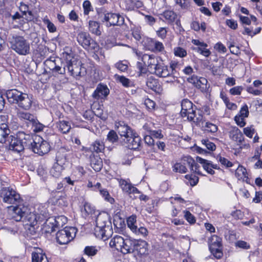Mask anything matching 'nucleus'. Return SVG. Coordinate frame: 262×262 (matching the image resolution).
I'll return each mask as SVG.
<instances>
[{"label": "nucleus", "mask_w": 262, "mask_h": 262, "mask_svg": "<svg viewBox=\"0 0 262 262\" xmlns=\"http://www.w3.org/2000/svg\"><path fill=\"white\" fill-rule=\"evenodd\" d=\"M11 217L16 222L22 221L26 223V226H36L46 221L48 217V212L45 209L39 213L35 208H29L24 204L18 206H12Z\"/></svg>", "instance_id": "1"}, {"label": "nucleus", "mask_w": 262, "mask_h": 262, "mask_svg": "<svg viewBox=\"0 0 262 262\" xmlns=\"http://www.w3.org/2000/svg\"><path fill=\"white\" fill-rule=\"evenodd\" d=\"M94 218L96 221L94 233L95 236L104 241L107 240L113 234L110 216L105 212H99Z\"/></svg>", "instance_id": "2"}, {"label": "nucleus", "mask_w": 262, "mask_h": 262, "mask_svg": "<svg viewBox=\"0 0 262 262\" xmlns=\"http://www.w3.org/2000/svg\"><path fill=\"white\" fill-rule=\"evenodd\" d=\"M6 96L10 103L17 105L22 110H29L32 105V96L16 89L9 90L6 92Z\"/></svg>", "instance_id": "3"}, {"label": "nucleus", "mask_w": 262, "mask_h": 262, "mask_svg": "<svg viewBox=\"0 0 262 262\" xmlns=\"http://www.w3.org/2000/svg\"><path fill=\"white\" fill-rule=\"evenodd\" d=\"M63 55L66 60L64 67L71 76L77 78L85 74L86 70L83 67V64L80 60L73 56L71 50H70L69 53L64 52Z\"/></svg>", "instance_id": "4"}, {"label": "nucleus", "mask_w": 262, "mask_h": 262, "mask_svg": "<svg viewBox=\"0 0 262 262\" xmlns=\"http://www.w3.org/2000/svg\"><path fill=\"white\" fill-rule=\"evenodd\" d=\"M187 167L190 168L191 172L193 174L191 175L187 174L185 177L189 181L191 186H195L196 184V180H195L196 164L194 160L191 157L189 156L184 157L181 162L177 163L174 164L173 168L176 172L185 173L187 171Z\"/></svg>", "instance_id": "5"}, {"label": "nucleus", "mask_w": 262, "mask_h": 262, "mask_svg": "<svg viewBox=\"0 0 262 262\" xmlns=\"http://www.w3.org/2000/svg\"><path fill=\"white\" fill-rule=\"evenodd\" d=\"M0 199L4 203L15 205V206L23 204V200L20 198V194L10 187H4L1 189Z\"/></svg>", "instance_id": "6"}, {"label": "nucleus", "mask_w": 262, "mask_h": 262, "mask_svg": "<svg viewBox=\"0 0 262 262\" xmlns=\"http://www.w3.org/2000/svg\"><path fill=\"white\" fill-rule=\"evenodd\" d=\"M10 43L11 48L20 55H27L30 53V44L23 36H13Z\"/></svg>", "instance_id": "7"}, {"label": "nucleus", "mask_w": 262, "mask_h": 262, "mask_svg": "<svg viewBox=\"0 0 262 262\" xmlns=\"http://www.w3.org/2000/svg\"><path fill=\"white\" fill-rule=\"evenodd\" d=\"M77 230L73 227H66L56 233V241L60 245H65L71 241L76 236Z\"/></svg>", "instance_id": "8"}, {"label": "nucleus", "mask_w": 262, "mask_h": 262, "mask_svg": "<svg viewBox=\"0 0 262 262\" xmlns=\"http://www.w3.org/2000/svg\"><path fill=\"white\" fill-rule=\"evenodd\" d=\"M208 246L211 254L217 259L223 255L222 239L216 235H212L208 239Z\"/></svg>", "instance_id": "9"}, {"label": "nucleus", "mask_w": 262, "mask_h": 262, "mask_svg": "<svg viewBox=\"0 0 262 262\" xmlns=\"http://www.w3.org/2000/svg\"><path fill=\"white\" fill-rule=\"evenodd\" d=\"M77 40L86 50H95L98 47L97 43L91 38L90 35L84 32H80L78 34Z\"/></svg>", "instance_id": "10"}, {"label": "nucleus", "mask_w": 262, "mask_h": 262, "mask_svg": "<svg viewBox=\"0 0 262 262\" xmlns=\"http://www.w3.org/2000/svg\"><path fill=\"white\" fill-rule=\"evenodd\" d=\"M50 145L40 136H35V141L32 150L39 155L47 154L50 150Z\"/></svg>", "instance_id": "11"}, {"label": "nucleus", "mask_w": 262, "mask_h": 262, "mask_svg": "<svg viewBox=\"0 0 262 262\" xmlns=\"http://www.w3.org/2000/svg\"><path fill=\"white\" fill-rule=\"evenodd\" d=\"M67 222V218L64 215L57 216L55 217H50L48 216L45 223L51 229L48 232H53L56 231V229L62 227Z\"/></svg>", "instance_id": "12"}, {"label": "nucleus", "mask_w": 262, "mask_h": 262, "mask_svg": "<svg viewBox=\"0 0 262 262\" xmlns=\"http://www.w3.org/2000/svg\"><path fill=\"white\" fill-rule=\"evenodd\" d=\"M192 103L188 99H184L181 103L182 110L181 114L182 117L187 116V119L190 121H193L195 116V110L193 109Z\"/></svg>", "instance_id": "13"}, {"label": "nucleus", "mask_w": 262, "mask_h": 262, "mask_svg": "<svg viewBox=\"0 0 262 262\" xmlns=\"http://www.w3.org/2000/svg\"><path fill=\"white\" fill-rule=\"evenodd\" d=\"M103 21L107 23V26H120L124 24V18L119 14L109 13L104 15Z\"/></svg>", "instance_id": "14"}, {"label": "nucleus", "mask_w": 262, "mask_h": 262, "mask_svg": "<svg viewBox=\"0 0 262 262\" xmlns=\"http://www.w3.org/2000/svg\"><path fill=\"white\" fill-rule=\"evenodd\" d=\"M18 139L20 140L21 144L24 146V149H30L32 150L33 144L35 141V136L30 134H27L24 132H18Z\"/></svg>", "instance_id": "15"}, {"label": "nucleus", "mask_w": 262, "mask_h": 262, "mask_svg": "<svg viewBox=\"0 0 262 262\" xmlns=\"http://www.w3.org/2000/svg\"><path fill=\"white\" fill-rule=\"evenodd\" d=\"M110 94V90L105 84L99 83L92 94V97L95 100L103 99L106 98Z\"/></svg>", "instance_id": "16"}, {"label": "nucleus", "mask_w": 262, "mask_h": 262, "mask_svg": "<svg viewBox=\"0 0 262 262\" xmlns=\"http://www.w3.org/2000/svg\"><path fill=\"white\" fill-rule=\"evenodd\" d=\"M71 150L68 147H61L56 153V163L61 165H65L68 161V157L71 154Z\"/></svg>", "instance_id": "17"}, {"label": "nucleus", "mask_w": 262, "mask_h": 262, "mask_svg": "<svg viewBox=\"0 0 262 262\" xmlns=\"http://www.w3.org/2000/svg\"><path fill=\"white\" fill-rule=\"evenodd\" d=\"M7 142L9 145V149L16 152H20L24 150V146L21 144L20 140L18 139L17 133L16 137L10 136Z\"/></svg>", "instance_id": "18"}, {"label": "nucleus", "mask_w": 262, "mask_h": 262, "mask_svg": "<svg viewBox=\"0 0 262 262\" xmlns=\"http://www.w3.org/2000/svg\"><path fill=\"white\" fill-rule=\"evenodd\" d=\"M44 64L47 69L54 73L63 75L66 73V68L63 67L62 69L60 66L57 65L55 59H52L51 58L47 59L45 61Z\"/></svg>", "instance_id": "19"}, {"label": "nucleus", "mask_w": 262, "mask_h": 262, "mask_svg": "<svg viewBox=\"0 0 262 262\" xmlns=\"http://www.w3.org/2000/svg\"><path fill=\"white\" fill-rule=\"evenodd\" d=\"M123 145H125L129 149H138L141 145V138L136 133L130 138H129V140H127Z\"/></svg>", "instance_id": "20"}, {"label": "nucleus", "mask_w": 262, "mask_h": 262, "mask_svg": "<svg viewBox=\"0 0 262 262\" xmlns=\"http://www.w3.org/2000/svg\"><path fill=\"white\" fill-rule=\"evenodd\" d=\"M154 73L160 77H167L171 75V70L163 63H157L155 67Z\"/></svg>", "instance_id": "21"}, {"label": "nucleus", "mask_w": 262, "mask_h": 262, "mask_svg": "<svg viewBox=\"0 0 262 262\" xmlns=\"http://www.w3.org/2000/svg\"><path fill=\"white\" fill-rule=\"evenodd\" d=\"M134 247H133V253H137L141 255L145 254L147 252V243L143 240L134 241Z\"/></svg>", "instance_id": "22"}, {"label": "nucleus", "mask_w": 262, "mask_h": 262, "mask_svg": "<svg viewBox=\"0 0 262 262\" xmlns=\"http://www.w3.org/2000/svg\"><path fill=\"white\" fill-rule=\"evenodd\" d=\"M119 185L123 191L128 193H139L138 189L134 187L129 181L124 179L118 180Z\"/></svg>", "instance_id": "23"}, {"label": "nucleus", "mask_w": 262, "mask_h": 262, "mask_svg": "<svg viewBox=\"0 0 262 262\" xmlns=\"http://www.w3.org/2000/svg\"><path fill=\"white\" fill-rule=\"evenodd\" d=\"M146 85L149 89L157 93H160L162 91V86L159 80L152 76L147 78Z\"/></svg>", "instance_id": "24"}, {"label": "nucleus", "mask_w": 262, "mask_h": 262, "mask_svg": "<svg viewBox=\"0 0 262 262\" xmlns=\"http://www.w3.org/2000/svg\"><path fill=\"white\" fill-rule=\"evenodd\" d=\"M141 59L144 64L147 65L150 70H153L158 63L157 59L154 55L144 54L142 55Z\"/></svg>", "instance_id": "25"}, {"label": "nucleus", "mask_w": 262, "mask_h": 262, "mask_svg": "<svg viewBox=\"0 0 262 262\" xmlns=\"http://www.w3.org/2000/svg\"><path fill=\"white\" fill-rule=\"evenodd\" d=\"M81 211L85 217L90 216L92 219L95 217L99 213L98 210H96L94 206L88 202L85 203Z\"/></svg>", "instance_id": "26"}, {"label": "nucleus", "mask_w": 262, "mask_h": 262, "mask_svg": "<svg viewBox=\"0 0 262 262\" xmlns=\"http://www.w3.org/2000/svg\"><path fill=\"white\" fill-rule=\"evenodd\" d=\"M134 239L126 238H124V242L121 245L120 252L123 254L133 253V247H134Z\"/></svg>", "instance_id": "27"}, {"label": "nucleus", "mask_w": 262, "mask_h": 262, "mask_svg": "<svg viewBox=\"0 0 262 262\" xmlns=\"http://www.w3.org/2000/svg\"><path fill=\"white\" fill-rule=\"evenodd\" d=\"M96 188H97V191H98L102 195L103 198H104V200L111 204H113L115 202V200L111 196L109 192L105 188H103L102 187L101 184L99 182H97L96 183V185L95 186Z\"/></svg>", "instance_id": "28"}, {"label": "nucleus", "mask_w": 262, "mask_h": 262, "mask_svg": "<svg viewBox=\"0 0 262 262\" xmlns=\"http://www.w3.org/2000/svg\"><path fill=\"white\" fill-rule=\"evenodd\" d=\"M142 2L139 0H125L124 9L127 11H132L135 9L141 8Z\"/></svg>", "instance_id": "29"}, {"label": "nucleus", "mask_w": 262, "mask_h": 262, "mask_svg": "<svg viewBox=\"0 0 262 262\" xmlns=\"http://www.w3.org/2000/svg\"><path fill=\"white\" fill-rule=\"evenodd\" d=\"M10 130L6 124H1L0 125V143H5L7 142L9 138Z\"/></svg>", "instance_id": "30"}, {"label": "nucleus", "mask_w": 262, "mask_h": 262, "mask_svg": "<svg viewBox=\"0 0 262 262\" xmlns=\"http://www.w3.org/2000/svg\"><path fill=\"white\" fill-rule=\"evenodd\" d=\"M123 242H124V238L120 235H116L111 239L110 246L111 247L115 248L117 251H120Z\"/></svg>", "instance_id": "31"}, {"label": "nucleus", "mask_w": 262, "mask_h": 262, "mask_svg": "<svg viewBox=\"0 0 262 262\" xmlns=\"http://www.w3.org/2000/svg\"><path fill=\"white\" fill-rule=\"evenodd\" d=\"M17 117L21 121H25L27 123H31L35 118L33 115L28 112H24L19 110L17 112Z\"/></svg>", "instance_id": "32"}, {"label": "nucleus", "mask_w": 262, "mask_h": 262, "mask_svg": "<svg viewBox=\"0 0 262 262\" xmlns=\"http://www.w3.org/2000/svg\"><path fill=\"white\" fill-rule=\"evenodd\" d=\"M208 47V45L206 43L198 40V53L206 57H209L211 54V52Z\"/></svg>", "instance_id": "33"}, {"label": "nucleus", "mask_w": 262, "mask_h": 262, "mask_svg": "<svg viewBox=\"0 0 262 262\" xmlns=\"http://www.w3.org/2000/svg\"><path fill=\"white\" fill-rule=\"evenodd\" d=\"M104 149V144L102 141L97 140L93 142L89 148V150L91 152H96L99 153L102 152Z\"/></svg>", "instance_id": "34"}, {"label": "nucleus", "mask_w": 262, "mask_h": 262, "mask_svg": "<svg viewBox=\"0 0 262 262\" xmlns=\"http://www.w3.org/2000/svg\"><path fill=\"white\" fill-rule=\"evenodd\" d=\"M199 126L203 130L207 131L210 133H215L217 130V127L216 125L205 121H200Z\"/></svg>", "instance_id": "35"}, {"label": "nucleus", "mask_w": 262, "mask_h": 262, "mask_svg": "<svg viewBox=\"0 0 262 262\" xmlns=\"http://www.w3.org/2000/svg\"><path fill=\"white\" fill-rule=\"evenodd\" d=\"M37 251L32 253V262H49L48 258L45 253L42 252Z\"/></svg>", "instance_id": "36"}, {"label": "nucleus", "mask_w": 262, "mask_h": 262, "mask_svg": "<svg viewBox=\"0 0 262 262\" xmlns=\"http://www.w3.org/2000/svg\"><path fill=\"white\" fill-rule=\"evenodd\" d=\"M91 165L96 171H99L102 168V159L98 156L91 157Z\"/></svg>", "instance_id": "37"}, {"label": "nucleus", "mask_w": 262, "mask_h": 262, "mask_svg": "<svg viewBox=\"0 0 262 262\" xmlns=\"http://www.w3.org/2000/svg\"><path fill=\"white\" fill-rule=\"evenodd\" d=\"M168 24H172L177 18V15L173 11L166 10L161 14Z\"/></svg>", "instance_id": "38"}, {"label": "nucleus", "mask_w": 262, "mask_h": 262, "mask_svg": "<svg viewBox=\"0 0 262 262\" xmlns=\"http://www.w3.org/2000/svg\"><path fill=\"white\" fill-rule=\"evenodd\" d=\"M115 125L120 136L124 135V134L126 132L133 130L130 126L123 121H119L118 122H116Z\"/></svg>", "instance_id": "39"}, {"label": "nucleus", "mask_w": 262, "mask_h": 262, "mask_svg": "<svg viewBox=\"0 0 262 262\" xmlns=\"http://www.w3.org/2000/svg\"><path fill=\"white\" fill-rule=\"evenodd\" d=\"M114 77L117 82L121 83L126 88L132 87L134 85V82L124 76L115 74Z\"/></svg>", "instance_id": "40"}, {"label": "nucleus", "mask_w": 262, "mask_h": 262, "mask_svg": "<svg viewBox=\"0 0 262 262\" xmlns=\"http://www.w3.org/2000/svg\"><path fill=\"white\" fill-rule=\"evenodd\" d=\"M57 127L61 133L67 134L71 128V124L69 121L61 120L57 123Z\"/></svg>", "instance_id": "41"}, {"label": "nucleus", "mask_w": 262, "mask_h": 262, "mask_svg": "<svg viewBox=\"0 0 262 262\" xmlns=\"http://www.w3.org/2000/svg\"><path fill=\"white\" fill-rule=\"evenodd\" d=\"M198 162L200 163L204 169L208 173L213 174L214 171L211 168V161L204 159L198 156Z\"/></svg>", "instance_id": "42"}, {"label": "nucleus", "mask_w": 262, "mask_h": 262, "mask_svg": "<svg viewBox=\"0 0 262 262\" xmlns=\"http://www.w3.org/2000/svg\"><path fill=\"white\" fill-rule=\"evenodd\" d=\"M63 165H60L56 162L54 164L50 170L51 174L55 177L58 178L61 176L62 170L64 169Z\"/></svg>", "instance_id": "43"}, {"label": "nucleus", "mask_w": 262, "mask_h": 262, "mask_svg": "<svg viewBox=\"0 0 262 262\" xmlns=\"http://www.w3.org/2000/svg\"><path fill=\"white\" fill-rule=\"evenodd\" d=\"M209 84H208L207 80L203 77H200L198 79V89L203 93L209 92Z\"/></svg>", "instance_id": "44"}, {"label": "nucleus", "mask_w": 262, "mask_h": 262, "mask_svg": "<svg viewBox=\"0 0 262 262\" xmlns=\"http://www.w3.org/2000/svg\"><path fill=\"white\" fill-rule=\"evenodd\" d=\"M89 31L96 35H100L101 31L100 29V24L96 21H89Z\"/></svg>", "instance_id": "45"}, {"label": "nucleus", "mask_w": 262, "mask_h": 262, "mask_svg": "<svg viewBox=\"0 0 262 262\" xmlns=\"http://www.w3.org/2000/svg\"><path fill=\"white\" fill-rule=\"evenodd\" d=\"M32 125V128L34 132L39 133L43 131L45 125L39 122V121L34 118V120L30 123Z\"/></svg>", "instance_id": "46"}, {"label": "nucleus", "mask_w": 262, "mask_h": 262, "mask_svg": "<svg viewBox=\"0 0 262 262\" xmlns=\"http://www.w3.org/2000/svg\"><path fill=\"white\" fill-rule=\"evenodd\" d=\"M261 30V27H257L253 30L252 27H244V30L242 32L244 35H248L251 37H253L254 35L259 33Z\"/></svg>", "instance_id": "47"}, {"label": "nucleus", "mask_w": 262, "mask_h": 262, "mask_svg": "<svg viewBox=\"0 0 262 262\" xmlns=\"http://www.w3.org/2000/svg\"><path fill=\"white\" fill-rule=\"evenodd\" d=\"M235 174L238 179H248V173L246 169L243 166L239 165L235 171Z\"/></svg>", "instance_id": "48"}, {"label": "nucleus", "mask_w": 262, "mask_h": 262, "mask_svg": "<svg viewBox=\"0 0 262 262\" xmlns=\"http://www.w3.org/2000/svg\"><path fill=\"white\" fill-rule=\"evenodd\" d=\"M98 251V249L95 246H86L84 249V253L89 256L95 255Z\"/></svg>", "instance_id": "49"}, {"label": "nucleus", "mask_w": 262, "mask_h": 262, "mask_svg": "<svg viewBox=\"0 0 262 262\" xmlns=\"http://www.w3.org/2000/svg\"><path fill=\"white\" fill-rule=\"evenodd\" d=\"M106 140L112 143L117 142L118 140V136L116 132L114 130H110L107 135Z\"/></svg>", "instance_id": "50"}, {"label": "nucleus", "mask_w": 262, "mask_h": 262, "mask_svg": "<svg viewBox=\"0 0 262 262\" xmlns=\"http://www.w3.org/2000/svg\"><path fill=\"white\" fill-rule=\"evenodd\" d=\"M136 223V216L132 215L129 216L127 220V224L128 227L133 231L136 229L137 226L135 224Z\"/></svg>", "instance_id": "51"}, {"label": "nucleus", "mask_w": 262, "mask_h": 262, "mask_svg": "<svg viewBox=\"0 0 262 262\" xmlns=\"http://www.w3.org/2000/svg\"><path fill=\"white\" fill-rule=\"evenodd\" d=\"M82 6L84 10L83 13L85 15H88L90 12L93 11V8L91 5V2L88 0L84 1Z\"/></svg>", "instance_id": "52"}, {"label": "nucleus", "mask_w": 262, "mask_h": 262, "mask_svg": "<svg viewBox=\"0 0 262 262\" xmlns=\"http://www.w3.org/2000/svg\"><path fill=\"white\" fill-rule=\"evenodd\" d=\"M174 54L176 56L184 57L187 55V52L185 49L180 47H177L173 50Z\"/></svg>", "instance_id": "53"}, {"label": "nucleus", "mask_w": 262, "mask_h": 262, "mask_svg": "<svg viewBox=\"0 0 262 262\" xmlns=\"http://www.w3.org/2000/svg\"><path fill=\"white\" fill-rule=\"evenodd\" d=\"M201 142L208 150L211 151H214L216 149L215 144L210 142L208 139H203Z\"/></svg>", "instance_id": "54"}, {"label": "nucleus", "mask_w": 262, "mask_h": 262, "mask_svg": "<svg viewBox=\"0 0 262 262\" xmlns=\"http://www.w3.org/2000/svg\"><path fill=\"white\" fill-rule=\"evenodd\" d=\"M43 22L47 25L50 32L54 33L56 31V27L48 18H45L43 19Z\"/></svg>", "instance_id": "55"}, {"label": "nucleus", "mask_w": 262, "mask_h": 262, "mask_svg": "<svg viewBox=\"0 0 262 262\" xmlns=\"http://www.w3.org/2000/svg\"><path fill=\"white\" fill-rule=\"evenodd\" d=\"M133 233H135L136 235L142 236L145 237L147 235L148 230L147 229L144 227H140L138 228L137 227L136 228V229L133 231Z\"/></svg>", "instance_id": "56"}, {"label": "nucleus", "mask_w": 262, "mask_h": 262, "mask_svg": "<svg viewBox=\"0 0 262 262\" xmlns=\"http://www.w3.org/2000/svg\"><path fill=\"white\" fill-rule=\"evenodd\" d=\"M183 212L184 213V217L188 222L191 224H194L195 222V217L189 211L184 210Z\"/></svg>", "instance_id": "57"}, {"label": "nucleus", "mask_w": 262, "mask_h": 262, "mask_svg": "<svg viewBox=\"0 0 262 262\" xmlns=\"http://www.w3.org/2000/svg\"><path fill=\"white\" fill-rule=\"evenodd\" d=\"M216 159L222 165L226 166L227 167H231L233 166L232 163L224 157L221 156H217Z\"/></svg>", "instance_id": "58"}, {"label": "nucleus", "mask_w": 262, "mask_h": 262, "mask_svg": "<svg viewBox=\"0 0 262 262\" xmlns=\"http://www.w3.org/2000/svg\"><path fill=\"white\" fill-rule=\"evenodd\" d=\"M115 67L121 72H125L128 69V66L122 61H120L115 64Z\"/></svg>", "instance_id": "59"}, {"label": "nucleus", "mask_w": 262, "mask_h": 262, "mask_svg": "<svg viewBox=\"0 0 262 262\" xmlns=\"http://www.w3.org/2000/svg\"><path fill=\"white\" fill-rule=\"evenodd\" d=\"M243 88L242 86H236L231 88L229 90V93L232 95H241Z\"/></svg>", "instance_id": "60"}, {"label": "nucleus", "mask_w": 262, "mask_h": 262, "mask_svg": "<svg viewBox=\"0 0 262 262\" xmlns=\"http://www.w3.org/2000/svg\"><path fill=\"white\" fill-rule=\"evenodd\" d=\"M144 104L149 111H152L155 107L156 103L149 98H146L144 100Z\"/></svg>", "instance_id": "61"}, {"label": "nucleus", "mask_w": 262, "mask_h": 262, "mask_svg": "<svg viewBox=\"0 0 262 262\" xmlns=\"http://www.w3.org/2000/svg\"><path fill=\"white\" fill-rule=\"evenodd\" d=\"M235 246L246 250L250 248V245L244 241H238L235 243Z\"/></svg>", "instance_id": "62"}, {"label": "nucleus", "mask_w": 262, "mask_h": 262, "mask_svg": "<svg viewBox=\"0 0 262 262\" xmlns=\"http://www.w3.org/2000/svg\"><path fill=\"white\" fill-rule=\"evenodd\" d=\"M249 115V110L247 105L245 104L239 111V114L237 115L238 116H241L243 118L248 117Z\"/></svg>", "instance_id": "63"}, {"label": "nucleus", "mask_w": 262, "mask_h": 262, "mask_svg": "<svg viewBox=\"0 0 262 262\" xmlns=\"http://www.w3.org/2000/svg\"><path fill=\"white\" fill-rule=\"evenodd\" d=\"M150 134L157 139H162L164 137V135L162 133L161 129L150 130Z\"/></svg>", "instance_id": "64"}]
</instances>
